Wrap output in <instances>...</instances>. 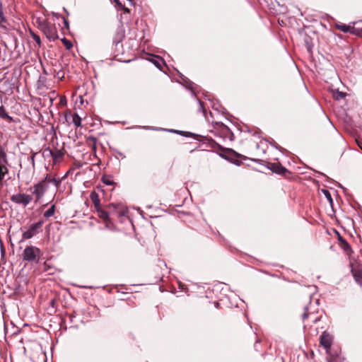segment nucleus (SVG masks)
I'll use <instances>...</instances> for the list:
<instances>
[{
	"label": "nucleus",
	"instance_id": "10",
	"mask_svg": "<svg viewBox=\"0 0 362 362\" xmlns=\"http://www.w3.org/2000/svg\"><path fill=\"white\" fill-rule=\"evenodd\" d=\"M269 168L274 173L279 175H284L286 172H287V169L286 168L278 163H271Z\"/></svg>",
	"mask_w": 362,
	"mask_h": 362
},
{
	"label": "nucleus",
	"instance_id": "40",
	"mask_svg": "<svg viewBox=\"0 0 362 362\" xmlns=\"http://www.w3.org/2000/svg\"><path fill=\"white\" fill-rule=\"evenodd\" d=\"M64 23L66 26H68V22L66 21H64Z\"/></svg>",
	"mask_w": 362,
	"mask_h": 362
},
{
	"label": "nucleus",
	"instance_id": "28",
	"mask_svg": "<svg viewBox=\"0 0 362 362\" xmlns=\"http://www.w3.org/2000/svg\"><path fill=\"white\" fill-rule=\"evenodd\" d=\"M98 211L100 212V216L104 219L105 221H107L110 216V212L106 211L105 210H100L99 209Z\"/></svg>",
	"mask_w": 362,
	"mask_h": 362
},
{
	"label": "nucleus",
	"instance_id": "9",
	"mask_svg": "<svg viewBox=\"0 0 362 362\" xmlns=\"http://www.w3.org/2000/svg\"><path fill=\"white\" fill-rule=\"evenodd\" d=\"M64 156L63 149H54L53 150L52 156V165H56L61 162Z\"/></svg>",
	"mask_w": 362,
	"mask_h": 362
},
{
	"label": "nucleus",
	"instance_id": "37",
	"mask_svg": "<svg viewBox=\"0 0 362 362\" xmlns=\"http://www.w3.org/2000/svg\"><path fill=\"white\" fill-rule=\"evenodd\" d=\"M90 139H91L94 143L96 141V139L95 137H90Z\"/></svg>",
	"mask_w": 362,
	"mask_h": 362
},
{
	"label": "nucleus",
	"instance_id": "19",
	"mask_svg": "<svg viewBox=\"0 0 362 362\" xmlns=\"http://www.w3.org/2000/svg\"><path fill=\"white\" fill-rule=\"evenodd\" d=\"M71 122L77 127L81 126V118L78 115V113H75L72 115V121Z\"/></svg>",
	"mask_w": 362,
	"mask_h": 362
},
{
	"label": "nucleus",
	"instance_id": "15",
	"mask_svg": "<svg viewBox=\"0 0 362 362\" xmlns=\"http://www.w3.org/2000/svg\"><path fill=\"white\" fill-rule=\"evenodd\" d=\"M308 310H309V309H308V307H305V308H304V313H303V314L302 315V320L304 321V320H305L306 319H308V317L310 315V316H311V317H312V320H313V322H315H315H317V320H318L317 317L313 316V313H310L308 311Z\"/></svg>",
	"mask_w": 362,
	"mask_h": 362
},
{
	"label": "nucleus",
	"instance_id": "11",
	"mask_svg": "<svg viewBox=\"0 0 362 362\" xmlns=\"http://www.w3.org/2000/svg\"><path fill=\"white\" fill-rule=\"evenodd\" d=\"M44 179H46V182L47 183V185H49V183H52L54 185V186L58 188L60 185H61V182H62V179L60 178H57L56 176H52L49 174H47L45 175V177H44Z\"/></svg>",
	"mask_w": 362,
	"mask_h": 362
},
{
	"label": "nucleus",
	"instance_id": "3",
	"mask_svg": "<svg viewBox=\"0 0 362 362\" xmlns=\"http://www.w3.org/2000/svg\"><path fill=\"white\" fill-rule=\"evenodd\" d=\"M41 29L49 41H54L58 38L56 27L47 21H44L40 25Z\"/></svg>",
	"mask_w": 362,
	"mask_h": 362
},
{
	"label": "nucleus",
	"instance_id": "25",
	"mask_svg": "<svg viewBox=\"0 0 362 362\" xmlns=\"http://www.w3.org/2000/svg\"><path fill=\"white\" fill-rule=\"evenodd\" d=\"M0 117L10 120L12 119V117L9 116L4 106H0Z\"/></svg>",
	"mask_w": 362,
	"mask_h": 362
},
{
	"label": "nucleus",
	"instance_id": "12",
	"mask_svg": "<svg viewBox=\"0 0 362 362\" xmlns=\"http://www.w3.org/2000/svg\"><path fill=\"white\" fill-rule=\"evenodd\" d=\"M339 241L341 245V249L346 252L348 255L353 252L351 245L348 242L344 239L341 236L339 235Z\"/></svg>",
	"mask_w": 362,
	"mask_h": 362
},
{
	"label": "nucleus",
	"instance_id": "38",
	"mask_svg": "<svg viewBox=\"0 0 362 362\" xmlns=\"http://www.w3.org/2000/svg\"><path fill=\"white\" fill-rule=\"evenodd\" d=\"M66 103V100L65 99L64 100L61 99V103Z\"/></svg>",
	"mask_w": 362,
	"mask_h": 362
},
{
	"label": "nucleus",
	"instance_id": "5",
	"mask_svg": "<svg viewBox=\"0 0 362 362\" xmlns=\"http://www.w3.org/2000/svg\"><path fill=\"white\" fill-rule=\"evenodd\" d=\"M10 199L15 204L26 206L32 202L33 196L31 194L18 193L12 195Z\"/></svg>",
	"mask_w": 362,
	"mask_h": 362
},
{
	"label": "nucleus",
	"instance_id": "6",
	"mask_svg": "<svg viewBox=\"0 0 362 362\" xmlns=\"http://www.w3.org/2000/svg\"><path fill=\"white\" fill-rule=\"evenodd\" d=\"M333 337L327 332H323L320 337V344L325 349L326 353H330Z\"/></svg>",
	"mask_w": 362,
	"mask_h": 362
},
{
	"label": "nucleus",
	"instance_id": "4",
	"mask_svg": "<svg viewBox=\"0 0 362 362\" xmlns=\"http://www.w3.org/2000/svg\"><path fill=\"white\" fill-rule=\"evenodd\" d=\"M44 221L42 220L36 223H32L28 229L24 231L22 234L23 240H28L32 238L35 235L38 234L42 229Z\"/></svg>",
	"mask_w": 362,
	"mask_h": 362
},
{
	"label": "nucleus",
	"instance_id": "42",
	"mask_svg": "<svg viewBox=\"0 0 362 362\" xmlns=\"http://www.w3.org/2000/svg\"><path fill=\"white\" fill-rule=\"evenodd\" d=\"M118 213L119 214V215H123V213H121V211H119Z\"/></svg>",
	"mask_w": 362,
	"mask_h": 362
},
{
	"label": "nucleus",
	"instance_id": "14",
	"mask_svg": "<svg viewBox=\"0 0 362 362\" xmlns=\"http://www.w3.org/2000/svg\"><path fill=\"white\" fill-rule=\"evenodd\" d=\"M90 199L97 211L100 208V200L98 194L95 191L91 192Z\"/></svg>",
	"mask_w": 362,
	"mask_h": 362
},
{
	"label": "nucleus",
	"instance_id": "20",
	"mask_svg": "<svg viewBox=\"0 0 362 362\" xmlns=\"http://www.w3.org/2000/svg\"><path fill=\"white\" fill-rule=\"evenodd\" d=\"M150 62L159 69H161L162 65L164 64V62L161 58H152L150 59Z\"/></svg>",
	"mask_w": 362,
	"mask_h": 362
},
{
	"label": "nucleus",
	"instance_id": "7",
	"mask_svg": "<svg viewBox=\"0 0 362 362\" xmlns=\"http://www.w3.org/2000/svg\"><path fill=\"white\" fill-rule=\"evenodd\" d=\"M351 272L354 277V281L357 284L362 287V269L359 268H355L352 264H350Z\"/></svg>",
	"mask_w": 362,
	"mask_h": 362
},
{
	"label": "nucleus",
	"instance_id": "17",
	"mask_svg": "<svg viewBox=\"0 0 362 362\" xmlns=\"http://www.w3.org/2000/svg\"><path fill=\"white\" fill-rule=\"evenodd\" d=\"M0 164H8L5 148L0 144Z\"/></svg>",
	"mask_w": 362,
	"mask_h": 362
},
{
	"label": "nucleus",
	"instance_id": "36",
	"mask_svg": "<svg viewBox=\"0 0 362 362\" xmlns=\"http://www.w3.org/2000/svg\"><path fill=\"white\" fill-rule=\"evenodd\" d=\"M259 343V341L257 340V341H255V344H254V347H255V350H257V347H258V345H257V344H258Z\"/></svg>",
	"mask_w": 362,
	"mask_h": 362
},
{
	"label": "nucleus",
	"instance_id": "30",
	"mask_svg": "<svg viewBox=\"0 0 362 362\" xmlns=\"http://www.w3.org/2000/svg\"><path fill=\"white\" fill-rule=\"evenodd\" d=\"M102 180L105 185L108 186L114 184V181L112 180L111 177H103Z\"/></svg>",
	"mask_w": 362,
	"mask_h": 362
},
{
	"label": "nucleus",
	"instance_id": "34",
	"mask_svg": "<svg viewBox=\"0 0 362 362\" xmlns=\"http://www.w3.org/2000/svg\"><path fill=\"white\" fill-rule=\"evenodd\" d=\"M122 35L119 33H117V40H114L113 42L115 45H117L122 40Z\"/></svg>",
	"mask_w": 362,
	"mask_h": 362
},
{
	"label": "nucleus",
	"instance_id": "1",
	"mask_svg": "<svg viewBox=\"0 0 362 362\" xmlns=\"http://www.w3.org/2000/svg\"><path fill=\"white\" fill-rule=\"evenodd\" d=\"M46 179L43 178L29 189L32 196H34L35 197V204L40 201V199L44 197L45 194L47 191L48 185L46 182Z\"/></svg>",
	"mask_w": 362,
	"mask_h": 362
},
{
	"label": "nucleus",
	"instance_id": "2",
	"mask_svg": "<svg viewBox=\"0 0 362 362\" xmlns=\"http://www.w3.org/2000/svg\"><path fill=\"white\" fill-rule=\"evenodd\" d=\"M40 250L35 246L26 247L22 254L24 261L31 263H38L40 260Z\"/></svg>",
	"mask_w": 362,
	"mask_h": 362
},
{
	"label": "nucleus",
	"instance_id": "18",
	"mask_svg": "<svg viewBox=\"0 0 362 362\" xmlns=\"http://www.w3.org/2000/svg\"><path fill=\"white\" fill-rule=\"evenodd\" d=\"M346 95V93L339 91V90H336L333 92V98L337 100H340L344 98Z\"/></svg>",
	"mask_w": 362,
	"mask_h": 362
},
{
	"label": "nucleus",
	"instance_id": "41",
	"mask_svg": "<svg viewBox=\"0 0 362 362\" xmlns=\"http://www.w3.org/2000/svg\"><path fill=\"white\" fill-rule=\"evenodd\" d=\"M215 306L218 307V303H215Z\"/></svg>",
	"mask_w": 362,
	"mask_h": 362
},
{
	"label": "nucleus",
	"instance_id": "8",
	"mask_svg": "<svg viewBox=\"0 0 362 362\" xmlns=\"http://www.w3.org/2000/svg\"><path fill=\"white\" fill-rule=\"evenodd\" d=\"M332 350L330 351V353H327V354L329 356L327 358L328 362H338L340 354H341V349L339 347H332Z\"/></svg>",
	"mask_w": 362,
	"mask_h": 362
},
{
	"label": "nucleus",
	"instance_id": "32",
	"mask_svg": "<svg viewBox=\"0 0 362 362\" xmlns=\"http://www.w3.org/2000/svg\"><path fill=\"white\" fill-rule=\"evenodd\" d=\"M119 206H120V205L115 204H110L108 205V209H109L110 211H111L112 210L115 211L117 209V207H119Z\"/></svg>",
	"mask_w": 362,
	"mask_h": 362
},
{
	"label": "nucleus",
	"instance_id": "29",
	"mask_svg": "<svg viewBox=\"0 0 362 362\" xmlns=\"http://www.w3.org/2000/svg\"><path fill=\"white\" fill-rule=\"evenodd\" d=\"M30 35L33 37V39L36 42V43L39 45V47H40L41 46V40H40V36L33 31H30Z\"/></svg>",
	"mask_w": 362,
	"mask_h": 362
},
{
	"label": "nucleus",
	"instance_id": "31",
	"mask_svg": "<svg viewBox=\"0 0 362 362\" xmlns=\"http://www.w3.org/2000/svg\"><path fill=\"white\" fill-rule=\"evenodd\" d=\"M349 33L354 34L356 35H361V30H359L358 29L356 28L355 27L351 25V29H350V31H349Z\"/></svg>",
	"mask_w": 362,
	"mask_h": 362
},
{
	"label": "nucleus",
	"instance_id": "39",
	"mask_svg": "<svg viewBox=\"0 0 362 362\" xmlns=\"http://www.w3.org/2000/svg\"><path fill=\"white\" fill-rule=\"evenodd\" d=\"M69 317H70V320H71V322H73V317H73V316H71V315H70V316H69Z\"/></svg>",
	"mask_w": 362,
	"mask_h": 362
},
{
	"label": "nucleus",
	"instance_id": "22",
	"mask_svg": "<svg viewBox=\"0 0 362 362\" xmlns=\"http://www.w3.org/2000/svg\"><path fill=\"white\" fill-rule=\"evenodd\" d=\"M6 23V19L4 16L3 4L0 0V25L4 26V24Z\"/></svg>",
	"mask_w": 362,
	"mask_h": 362
},
{
	"label": "nucleus",
	"instance_id": "23",
	"mask_svg": "<svg viewBox=\"0 0 362 362\" xmlns=\"http://www.w3.org/2000/svg\"><path fill=\"white\" fill-rule=\"evenodd\" d=\"M31 156L28 157V160L32 165L33 168L35 167V156L38 153V152H34L33 150H30Z\"/></svg>",
	"mask_w": 362,
	"mask_h": 362
},
{
	"label": "nucleus",
	"instance_id": "21",
	"mask_svg": "<svg viewBox=\"0 0 362 362\" xmlns=\"http://www.w3.org/2000/svg\"><path fill=\"white\" fill-rule=\"evenodd\" d=\"M53 156V150L51 149L49 147L45 148L42 151V156L45 158H52V159Z\"/></svg>",
	"mask_w": 362,
	"mask_h": 362
},
{
	"label": "nucleus",
	"instance_id": "33",
	"mask_svg": "<svg viewBox=\"0 0 362 362\" xmlns=\"http://www.w3.org/2000/svg\"><path fill=\"white\" fill-rule=\"evenodd\" d=\"M323 193L325 195L326 198L329 201L332 202V196L329 193V192L327 189L323 190Z\"/></svg>",
	"mask_w": 362,
	"mask_h": 362
},
{
	"label": "nucleus",
	"instance_id": "26",
	"mask_svg": "<svg viewBox=\"0 0 362 362\" xmlns=\"http://www.w3.org/2000/svg\"><path fill=\"white\" fill-rule=\"evenodd\" d=\"M55 212V205L53 204L51 206L49 209H48L45 213L44 216L47 218H49V217L52 216L54 214Z\"/></svg>",
	"mask_w": 362,
	"mask_h": 362
},
{
	"label": "nucleus",
	"instance_id": "13",
	"mask_svg": "<svg viewBox=\"0 0 362 362\" xmlns=\"http://www.w3.org/2000/svg\"><path fill=\"white\" fill-rule=\"evenodd\" d=\"M169 132H174L175 134H180V135L185 136V137H192L194 139L198 140V141H199V137H201V136L191 133L189 132H184V131L173 130V129L169 130Z\"/></svg>",
	"mask_w": 362,
	"mask_h": 362
},
{
	"label": "nucleus",
	"instance_id": "24",
	"mask_svg": "<svg viewBox=\"0 0 362 362\" xmlns=\"http://www.w3.org/2000/svg\"><path fill=\"white\" fill-rule=\"evenodd\" d=\"M6 164H0V181H1L5 175L8 173V170L6 166Z\"/></svg>",
	"mask_w": 362,
	"mask_h": 362
},
{
	"label": "nucleus",
	"instance_id": "27",
	"mask_svg": "<svg viewBox=\"0 0 362 362\" xmlns=\"http://www.w3.org/2000/svg\"><path fill=\"white\" fill-rule=\"evenodd\" d=\"M61 41L63 43V45L65 46L66 49L68 50L70 49L73 47L72 42L69 40L66 39V37H63L61 40Z\"/></svg>",
	"mask_w": 362,
	"mask_h": 362
},
{
	"label": "nucleus",
	"instance_id": "35",
	"mask_svg": "<svg viewBox=\"0 0 362 362\" xmlns=\"http://www.w3.org/2000/svg\"><path fill=\"white\" fill-rule=\"evenodd\" d=\"M198 103L199 104V110H202L203 112V113L205 115L206 110L204 109L202 102H201L200 100H198Z\"/></svg>",
	"mask_w": 362,
	"mask_h": 362
},
{
	"label": "nucleus",
	"instance_id": "16",
	"mask_svg": "<svg viewBox=\"0 0 362 362\" xmlns=\"http://www.w3.org/2000/svg\"><path fill=\"white\" fill-rule=\"evenodd\" d=\"M335 28L344 33H347L349 31H350L351 25L341 23H337L335 24Z\"/></svg>",
	"mask_w": 362,
	"mask_h": 362
}]
</instances>
